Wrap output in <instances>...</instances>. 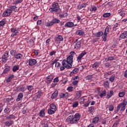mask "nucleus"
<instances>
[{"mask_svg":"<svg viewBox=\"0 0 127 127\" xmlns=\"http://www.w3.org/2000/svg\"><path fill=\"white\" fill-rule=\"evenodd\" d=\"M125 95H126V91H124L122 92H120L119 93L118 96H119V98H124V96H125Z\"/></svg>","mask_w":127,"mask_h":127,"instance_id":"36","label":"nucleus"},{"mask_svg":"<svg viewBox=\"0 0 127 127\" xmlns=\"http://www.w3.org/2000/svg\"><path fill=\"white\" fill-rule=\"evenodd\" d=\"M69 96V93L68 92H64V93H61L60 94V97L61 99H66V98H68Z\"/></svg>","mask_w":127,"mask_h":127,"instance_id":"14","label":"nucleus"},{"mask_svg":"<svg viewBox=\"0 0 127 127\" xmlns=\"http://www.w3.org/2000/svg\"><path fill=\"white\" fill-rule=\"evenodd\" d=\"M67 62L70 64L72 65V63H73V56L69 55L67 58Z\"/></svg>","mask_w":127,"mask_h":127,"instance_id":"15","label":"nucleus"},{"mask_svg":"<svg viewBox=\"0 0 127 127\" xmlns=\"http://www.w3.org/2000/svg\"><path fill=\"white\" fill-rule=\"evenodd\" d=\"M28 63L29 66H34L37 63V61L34 59H30L28 61Z\"/></svg>","mask_w":127,"mask_h":127,"instance_id":"9","label":"nucleus"},{"mask_svg":"<svg viewBox=\"0 0 127 127\" xmlns=\"http://www.w3.org/2000/svg\"><path fill=\"white\" fill-rule=\"evenodd\" d=\"M62 65L67 69H71V68L72 67V64H69V63L66 61V60H64L62 61Z\"/></svg>","mask_w":127,"mask_h":127,"instance_id":"5","label":"nucleus"},{"mask_svg":"<svg viewBox=\"0 0 127 127\" xmlns=\"http://www.w3.org/2000/svg\"><path fill=\"white\" fill-rule=\"evenodd\" d=\"M23 1V0H15L14 4H17L18 3H21V2Z\"/></svg>","mask_w":127,"mask_h":127,"instance_id":"54","label":"nucleus"},{"mask_svg":"<svg viewBox=\"0 0 127 127\" xmlns=\"http://www.w3.org/2000/svg\"><path fill=\"white\" fill-rule=\"evenodd\" d=\"M13 78H14V75L13 74H10L6 79V82L9 83L12 80Z\"/></svg>","mask_w":127,"mask_h":127,"instance_id":"28","label":"nucleus"},{"mask_svg":"<svg viewBox=\"0 0 127 127\" xmlns=\"http://www.w3.org/2000/svg\"><path fill=\"white\" fill-rule=\"evenodd\" d=\"M77 24L74 25L73 22H67L64 25V27H67L68 28H72L73 26H76Z\"/></svg>","mask_w":127,"mask_h":127,"instance_id":"11","label":"nucleus"},{"mask_svg":"<svg viewBox=\"0 0 127 127\" xmlns=\"http://www.w3.org/2000/svg\"><path fill=\"white\" fill-rule=\"evenodd\" d=\"M87 6V4L86 3H82L81 4L78 5L77 6V9H82V8L84 7H86Z\"/></svg>","mask_w":127,"mask_h":127,"instance_id":"29","label":"nucleus"},{"mask_svg":"<svg viewBox=\"0 0 127 127\" xmlns=\"http://www.w3.org/2000/svg\"><path fill=\"white\" fill-rule=\"evenodd\" d=\"M11 13H12V11L10 8L9 9H7V10H6L3 13L2 16H3V17H6V16H8L10 15Z\"/></svg>","mask_w":127,"mask_h":127,"instance_id":"8","label":"nucleus"},{"mask_svg":"<svg viewBox=\"0 0 127 127\" xmlns=\"http://www.w3.org/2000/svg\"><path fill=\"white\" fill-rule=\"evenodd\" d=\"M9 70H10L9 66L6 67L3 71V74H7L9 72Z\"/></svg>","mask_w":127,"mask_h":127,"instance_id":"40","label":"nucleus"},{"mask_svg":"<svg viewBox=\"0 0 127 127\" xmlns=\"http://www.w3.org/2000/svg\"><path fill=\"white\" fill-rule=\"evenodd\" d=\"M111 29H112L111 26H107L105 29L104 35H105L106 36H108V34L110 33V31H111Z\"/></svg>","mask_w":127,"mask_h":127,"instance_id":"13","label":"nucleus"},{"mask_svg":"<svg viewBox=\"0 0 127 127\" xmlns=\"http://www.w3.org/2000/svg\"><path fill=\"white\" fill-rule=\"evenodd\" d=\"M27 89L29 92H31L33 90V86L32 85H28L27 86Z\"/></svg>","mask_w":127,"mask_h":127,"instance_id":"47","label":"nucleus"},{"mask_svg":"<svg viewBox=\"0 0 127 127\" xmlns=\"http://www.w3.org/2000/svg\"><path fill=\"white\" fill-rule=\"evenodd\" d=\"M54 78V76L52 75H49L47 77H46V81L47 82H49V83H51V82H52V81L53 80V79Z\"/></svg>","mask_w":127,"mask_h":127,"instance_id":"17","label":"nucleus"},{"mask_svg":"<svg viewBox=\"0 0 127 127\" xmlns=\"http://www.w3.org/2000/svg\"><path fill=\"white\" fill-rule=\"evenodd\" d=\"M103 34H104V33L103 32V31H100L97 32L96 34H95V36L96 37H101V36H102Z\"/></svg>","mask_w":127,"mask_h":127,"instance_id":"41","label":"nucleus"},{"mask_svg":"<svg viewBox=\"0 0 127 127\" xmlns=\"http://www.w3.org/2000/svg\"><path fill=\"white\" fill-rule=\"evenodd\" d=\"M11 32H12L11 36L12 37H14V36H16L17 34L19 33V30H18V28L13 27L11 28Z\"/></svg>","mask_w":127,"mask_h":127,"instance_id":"6","label":"nucleus"},{"mask_svg":"<svg viewBox=\"0 0 127 127\" xmlns=\"http://www.w3.org/2000/svg\"><path fill=\"white\" fill-rule=\"evenodd\" d=\"M85 97H86L84 96L80 99V104H84V103H85V101H87V100L85 99V98H84Z\"/></svg>","mask_w":127,"mask_h":127,"instance_id":"49","label":"nucleus"},{"mask_svg":"<svg viewBox=\"0 0 127 127\" xmlns=\"http://www.w3.org/2000/svg\"><path fill=\"white\" fill-rule=\"evenodd\" d=\"M43 96V92L42 91H38L37 93H36L35 97L37 99H39L40 97H42Z\"/></svg>","mask_w":127,"mask_h":127,"instance_id":"19","label":"nucleus"},{"mask_svg":"<svg viewBox=\"0 0 127 127\" xmlns=\"http://www.w3.org/2000/svg\"><path fill=\"white\" fill-rule=\"evenodd\" d=\"M13 99L12 98H6L4 99V101L6 103H9V102H11V101H12Z\"/></svg>","mask_w":127,"mask_h":127,"instance_id":"48","label":"nucleus"},{"mask_svg":"<svg viewBox=\"0 0 127 127\" xmlns=\"http://www.w3.org/2000/svg\"><path fill=\"white\" fill-rule=\"evenodd\" d=\"M106 95H107V91L106 90H103L99 94V97H100V98H103V97H106Z\"/></svg>","mask_w":127,"mask_h":127,"instance_id":"30","label":"nucleus"},{"mask_svg":"<svg viewBox=\"0 0 127 127\" xmlns=\"http://www.w3.org/2000/svg\"><path fill=\"white\" fill-rule=\"evenodd\" d=\"M23 98V94L22 93H20L18 94L17 99H16V102H19L20 100H22Z\"/></svg>","mask_w":127,"mask_h":127,"instance_id":"26","label":"nucleus"},{"mask_svg":"<svg viewBox=\"0 0 127 127\" xmlns=\"http://www.w3.org/2000/svg\"><path fill=\"white\" fill-rule=\"evenodd\" d=\"M90 100H89V99H88L87 100H86V103H85L84 104V105H83V107L84 108H88V107H89V105H90Z\"/></svg>","mask_w":127,"mask_h":127,"instance_id":"46","label":"nucleus"},{"mask_svg":"<svg viewBox=\"0 0 127 127\" xmlns=\"http://www.w3.org/2000/svg\"><path fill=\"white\" fill-rule=\"evenodd\" d=\"M107 109H108V110L110 112H113V111H114V109H115V107L113 104H111L108 106V107H107Z\"/></svg>","mask_w":127,"mask_h":127,"instance_id":"35","label":"nucleus"},{"mask_svg":"<svg viewBox=\"0 0 127 127\" xmlns=\"http://www.w3.org/2000/svg\"><path fill=\"white\" fill-rule=\"evenodd\" d=\"M103 17H110L111 16V13H105L103 15Z\"/></svg>","mask_w":127,"mask_h":127,"instance_id":"51","label":"nucleus"},{"mask_svg":"<svg viewBox=\"0 0 127 127\" xmlns=\"http://www.w3.org/2000/svg\"><path fill=\"white\" fill-rule=\"evenodd\" d=\"M113 95H114V91L111 90L108 92L106 98L107 99H110L113 97Z\"/></svg>","mask_w":127,"mask_h":127,"instance_id":"18","label":"nucleus"},{"mask_svg":"<svg viewBox=\"0 0 127 127\" xmlns=\"http://www.w3.org/2000/svg\"><path fill=\"white\" fill-rule=\"evenodd\" d=\"M57 62H58V59H55L52 61V65H54V64H56Z\"/></svg>","mask_w":127,"mask_h":127,"instance_id":"60","label":"nucleus"},{"mask_svg":"<svg viewBox=\"0 0 127 127\" xmlns=\"http://www.w3.org/2000/svg\"><path fill=\"white\" fill-rule=\"evenodd\" d=\"M50 109L51 110L55 111V112H56V111H57V107H56V105H55V104H54L53 103L50 104Z\"/></svg>","mask_w":127,"mask_h":127,"instance_id":"31","label":"nucleus"},{"mask_svg":"<svg viewBox=\"0 0 127 127\" xmlns=\"http://www.w3.org/2000/svg\"><path fill=\"white\" fill-rule=\"evenodd\" d=\"M39 117L43 118L45 117V109H43L39 113Z\"/></svg>","mask_w":127,"mask_h":127,"instance_id":"25","label":"nucleus"},{"mask_svg":"<svg viewBox=\"0 0 127 127\" xmlns=\"http://www.w3.org/2000/svg\"><path fill=\"white\" fill-rule=\"evenodd\" d=\"M48 113L49 114V115H54V114H55V111L50 108L48 109Z\"/></svg>","mask_w":127,"mask_h":127,"instance_id":"39","label":"nucleus"},{"mask_svg":"<svg viewBox=\"0 0 127 127\" xmlns=\"http://www.w3.org/2000/svg\"><path fill=\"white\" fill-rule=\"evenodd\" d=\"M79 106V102L78 101H75L72 104L73 108H77Z\"/></svg>","mask_w":127,"mask_h":127,"instance_id":"45","label":"nucleus"},{"mask_svg":"<svg viewBox=\"0 0 127 127\" xmlns=\"http://www.w3.org/2000/svg\"><path fill=\"white\" fill-rule=\"evenodd\" d=\"M79 72V69L78 68H75L73 69V70L70 72V76H73L75 75V74H77Z\"/></svg>","mask_w":127,"mask_h":127,"instance_id":"23","label":"nucleus"},{"mask_svg":"<svg viewBox=\"0 0 127 127\" xmlns=\"http://www.w3.org/2000/svg\"><path fill=\"white\" fill-rule=\"evenodd\" d=\"M87 54L86 53H82L81 54H79V56L77 58L76 61L79 63V62H81V61L82 60V58L85 56Z\"/></svg>","mask_w":127,"mask_h":127,"instance_id":"12","label":"nucleus"},{"mask_svg":"<svg viewBox=\"0 0 127 127\" xmlns=\"http://www.w3.org/2000/svg\"><path fill=\"white\" fill-rule=\"evenodd\" d=\"M105 67H106V68H109V67L111 66V64H110V63H106L105 64Z\"/></svg>","mask_w":127,"mask_h":127,"instance_id":"61","label":"nucleus"},{"mask_svg":"<svg viewBox=\"0 0 127 127\" xmlns=\"http://www.w3.org/2000/svg\"><path fill=\"white\" fill-rule=\"evenodd\" d=\"M17 70H18V66L15 65L13 67V72H16V71H17Z\"/></svg>","mask_w":127,"mask_h":127,"instance_id":"59","label":"nucleus"},{"mask_svg":"<svg viewBox=\"0 0 127 127\" xmlns=\"http://www.w3.org/2000/svg\"><path fill=\"white\" fill-rule=\"evenodd\" d=\"M14 121L12 120H9L6 121L4 124L6 127H10L12 126V124H14Z\"/></svg>","mask_w":127,"mask_h":127,"instance_id":"16","label":"nucleus"},{"mask_svg":"<svg viewBox=\"0 0 127 127\" xmlns=\"http://www.w3.org/2000/svg\"><path fill=\"white\" fill-rule=\"evenodd\" d=\"M100 121V118L99 117H95L93 118L92 120V124H98V122Z\"/></svg>","mask_w":127,"mask_h":127,"instance_id":"33","label":"nucleus"},{"mask_svg":"<svg viewBox=\"0 0 127 127\" xmlns=\"http://www.w3.org/2000/svg\"><path fill=\"white\" fill-rule=\"evenodd\" d=\"M60 22V20L56 19V18H54L52 19V21L50 22H46L45 23V25L46 26H52L54 24H57V23H59Z\"/></svg>","mask_w":127,"mask_h":127,"instance_id":"4","label":"nucleus"},{"mask_svg":"<svg viewBox=\"0 0 127 127\" xmlns=\"http://www.w3.org/2000/svg\"><path fill=\"white\" fill-rule=\"evenodd\" d=\"M94 111H95V108H94V107L91 106L89 108L88 112L92 113V112H94Z\"/></svg>","mask_w":127,"mask_h":127,"instance_id":"53","label":"nucleus"},{"mask_svg":"<svg viewBox=\"0 0 127 127\" xmlns=\"http://www.w3.org/2000/svg\"><path fill=\"white\" fill-rule=\"evenodd\" d=\"M4 24H5V22H4V21L1 20V21H0V27L1 26H3Z\"/></svg>","mask_w":127,"mask_h":127,"instance_id":"58","label":"nucleus"},{"mask_svg":"<svg viewBox=\"0 0 127 127\" xmlns=\"http://www.w3.org/2000/svg\"><path fill=\"white\" fill-rule=\"evenodd\" d=\"M81 95H82V91L80 90V91H77L76 96L77 99H79V98L81 97Z\"/></svg>","mask_w":127,"mask_h":127,"instance_id":"44","label":"nucleus"},{"mask_svg":"<svg viewBox=\"0 0 127 127\" xmlns=\"http://www.w3.org/2000/svg\"><path fill=\"white\" fill-rule=\"evenodd\" d=\"M67 90L68 92H73L74 91V87H73L72 86L68 87L67 88Z\"/></svg>","mask_w":127,"mask_h":127,"instance_id":"52","label":"nucleus"},{"mask_svg":"<svg viewBox=\"0 0 127 127\" xmlns=\"http://www.w3.org/2000/svg\"><path fill=\"white\" fill-rule=\"evenodd\" d=\"M74 49H76V50L81 48V41H79L77 39L74 42Z\"/></svg>","mask_w":127,"mask_h":127,"instance_id":"10","label":"nucleus"},{"mask_svg":"<svg viewBox=\"0 0 127 127\" xmlns=\"http://www.w3.org/2000/svg\"><path fill=\"white\" fill-rule=\"evenodd\" d=\"M22 57H23V56L21 54L18 53L15 55V58L17 60L22 59Z\"/></svg>","mask_w":127,"mask_h":127,"instance_id":"32","label":"nucleus"},{"mask_svg":"<svg viewBox=\"0 0 127 127\" xmlns=\"http://www.w3.org/2000/svg\"><path fill=\"white\" fill-rule=\"evenodd\" d=\"M63 37L62 36L59 35L58 37L55 38V41H63Z\"/></svg>","mask_w":127,"mask_h":127,"instance_id":"21","label":"nucleus"},{"mask_svg":"<svg viewBox=\"0 0 127 127\" xmlns=\"http://www.w3.org/2000/svg\"><path fill=\"white\" fill-rule=\"evenodd\" d=\"M81 119V114L77 113H76L74 116L71 115L67 117L65 120V122L68 124L74 125V124H78L79 121Z\"/></svg>","mask_w":127,"mask_h":127,"instance_id":"1","label":"nucleus"},{"mask_svg":"<svg viewBox=\"0 0 127 127\" xmlns=\"http://www.w3.org/2000/svg\"><path fill=\"white\" fill-rule=\"evenodd\" d=\"M54 83H57L58 82H59V79L58 77H56L53 81Z\"/></svg>","mask_w":127,"mask_h":127,"instance_id":"64","label":"nucleus"},{"mask_svg":"<svg viewBox=\"0 0 127 127\" xmlns=\"http://www.w3.org/2000/svg\"><path fill=\"white\" fill-rule=\"evenodd\" d=\"M10 8L11 9L12 11V10L13 11H14L15 12H16V11H17V7H16V6H10Z\"/></svg>","mask_w":127,"mask_h":127,"instance_id":"43","label":"nucleus"},{"mask_svg":"<svg viewBox=\"0 0 127 127\" xmlns=\"http://www.w3.org/2000/svg\"><path fill=\"white\" fill-rule=\"evenodd\" d=\"M60 7L58 2H54L52 4V7L50 8L49 10L51 12H56L57 10H59Z\"/></svg>","mask_w":127,"mask_h":127,"instance_id":"3","label":"nucleus"},{"mask_svg":"<svg viewBox=\"0 0 127 127\" xmlns=\"http://www.w3.org/2000/svg\"><path fill=\"white\" fill-rule=\"evenodd\" d=\"M58 96V90H56L52 95L51 98V99H52V100H54V99H56V98H57Z\"/></svg>","mask_w":127,"mask_h":127,"instance_id":"20","label":"nucleus"},{"mask_svg":"<svg viewBox=\"0 0 127 127\" xmlns=\"http://www.w3.org/2000/svg\"><path fill=\"white\" fill-rule=\"evenodd\" d=\"M6 119L7 120H15V117L13 115H10L6 117Z\"/></svg>","mask_w":127,"mask_h":127,"instance_id":"37","label":"nucleus"},{"mask_svg":"<svg viewBox=\"0 0 127 127\" xmlns=\"http://www.w3.org/2000/svg\"><path fill=\"white\" fill-rule=\"evenodd\" d=\"M127 99H124L122 102V103L119 104L117 106V109L115 111V113H117L118 112L120 111H125L126 110V107H127Z\"/></svg>","mask_w":127,"mask_h":127,"instance_id":"2","label":"nucleus"},{"mask_svg":"<svg viewBox=\"0 0 127 127\" xmlns=\"http://www.w3.org/2000/svg\"><path fill=\"white\" fill-rule=\"evenodd\" d=\"M4 114H6L7 115H8L9 113H10V110H9V108H8V107H5L4 110Z\"/></svg>","mask_w":127,"mask_h":127,"instance_id":"38","label":"nucleus"},{"mask_svg":"<svg viewBox=\"0 0 127 127\" xmlns=\"http://www.w3.org/2000/svg\"><path fill=\"white\" fill-rule=\"evenodd\" d=\"M56 54V51H52L50 53V56H53V55H55Z\"/></svg>","mask_w":127,"mask_h":127,"instance_id":"63","label":"nucleus"},{"mask_svg":"<svg viewBox=\"0 0 127 127\" xmlns=\"http://www.w3.org/2000/svg\"><path fill=\"white\" fill-rule=\"evenodd\" d=\"M114 58H113V57H109L108 59H107V61H113V60H114Z\"/></svg>","mask_w":127,"mask_h":127,"instance_id":"62","label":"nucleus"},{"mask_svg":"<svg viewBox=\"0 0 127 127\" xmlns=\"http://www.w3.org/2000/svg\"><path fill=\"white\" fill-rule=\"evenodd\" d=\"M96 10H97V7L96 6H93L90 9V11H96Z\"/></svg>","mask_w":127,"mask_h":127,"instance_id":"55","label":"nucleus"},{"mask_svg":"<svg viewBox=\"0 0 127 127\" xmlns=\"http://www.w3.org/2000/svg\"><path fill=\"white\" fill-rule=\"evenodd\" d=\"M8 58V52L6 51L1 57L2 62L3 63H6V61H7Z\"/></svg>","mask_w":127,"mask_h":127,"instance_id":"7","label":"nucleus"},{"mask_svg":"<svg viewBox=\"0 0 127 127\" xmlns=\"http://www.w3.org/2000/svg\"><path fill=\"white\" fill-rule=\"evenodd\" d=\"M100 66V62H96L92 64V68L93 69H97Z\"/></svg>","mask_w":127,"mask_h":127,"instance_id":"24","label":"nucleus"},{"mask_svg":"<svg viewBox=\"0 0 127 127\" xmlns=\"http://www.w3.org/2000/svg\"><path fill=\"white\" fill-rule=\"evenodd\" d=\"M60 66H61V64H60V63L59 62H57V63H56L55 64L56 68H59V67H60Z\"/></svg>","mask_w":127,"mask_h":127,"instance_id":"57","label":"nucleus"},{"mask_svg":"<svg viewBox=\"0 0 127 127\" xmlns=\"http://www.w3.org/2000/svg\"><path fill=\"white\" fill-rule=\"evenodd\" d=\"M115 79H116V75L115 74H113L110 78H109V81L113 83L114 81H115Z\"/></svg>","mask_w":127,"mask_h":127,"instance_id":"42","label":"nucleus"},{"mask_svg":"<svg viewBox=\"0 0 127 127\" xmlns=\"http://www.w3.org/2000/svg\"><path fill=\"white\" fill-rule=\"evenodd\" d=\"M103 86L105 88H108L110 86V82H109V80L104 81L103 83Z\"/></svg>","mask_w":127,"mask_h":127,"instance_id":"34","label":"nucleus"},{"mask_svg":"<svg viewBox=\"0 0 127 127\" xmlns=\"http://www.w3.org/2000/svg\"><path fill=\"white\" fill-rule=\"evenodd\" d=\"M76 34L79 36H84L85 35V32L82 30H79L76 31Z\"/></svg>","mask_w":127,"mask_h":127,"instance_id":"22","label":"nucleus"},{"mask_svg":"<svg viewBox=\"0 0 127 127\" xmlns=\"http://www.w3.org/2000/svg\"><path fill=\"white\" fill-rule=\"evenodd\" d=\"M15 53H16V51L14 50H11L10 52V54L12 56H15Z\"/></svg>","mask_w":127,"mask_h":127,"instance_id":"50","label":"nucleus"},{"mask_svg":"<svg viewBox=\"0 0 127 127\" xmlns=\"http://www.w3.org/2000/svg\"><path fill=\"white\" fill-rule=\"evenodd\" d=\"M92 78H93V75H87L85 78L86 80H91V79H92Z\"/></svg>","mask_w":127,"mask_h":127,"instance_id":"56","label":"nucleus"},{"mask_svg":"<svg viewBox=\"0 0 127 127\" xmlns=\"http://www.w3.org/2000/svg\"><path fill=\"white\" fill-rule=\"evenodd\" d=\"M121 38L122 39H125V38H127V31L123 32L120 35Z\"/></svg>","mask_w":127,"mask_h":127,"instance_id":"27","label":"nucleus"}]
</instances>
